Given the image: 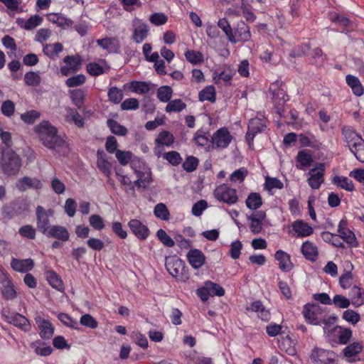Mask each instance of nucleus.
<instances>
[{"label": "nucleus", "instance_id": "obj_21", "mask_svg": "<svg viewBox=\"0 0 364 364\" xmlns=\"http://www.w3.org/2000/svg\"><path fill=\"white\" fill-rule=\"evenodd\" d=\"M342 134L344 141L350 150L351 148L354 149L360 143H362V141L363 140L360 135L350 127H343L342 129Z\"/></svg>", "mask_w": 364, "mask_h": 364}, {"label": "nucleus", "instance_id": "obj_64", "mask_svg": "<svg viewBox=\"0 0 364 364\" xmlns=\"http://www.w3.org/2000/svg\"><path fill=\"white\" fill-rule=\"evenodd\" d=\"M58 319L66 326L73 328L79 329V324L77 321L71 318L68 314L60 313L58 315Z\"/></svg>", "mask_w": 364, "mask_h": 364}, {"label": "nucleus", "instance_id": "obj_59", "mask_svg": "<svg viewBox=\"0 0 364 364\" xmlns=\"http://www.w3.org/2000/svg\"><path fill=\"white\" fill-rule=\"evenodd\" d=\"M46 279L53 288L61 290L63 289V282L60 278L53 271L46 272Z\"/></svg>", "mask_w": 364, "mask_h": 364}, {"label": "nucleus", "instance_id": "obj_43", "mask_svg": "<svg viewBox=\"0 0 364 364\" xmlns=\"http://www.w3.org/2000/svg\"><path fill=\"white\" fill-rule=\"evenodd\" d=\"M63 45L60 43L46 44L43 46V52L49 58L54 59L63 50Z\"/></svg>", "mask_w": 364, "mask_h": 364}, {"label": "nucleus", "instance_id": "obj_3", "mask_svg": "<svg viewBox=\"0 0 364 364\" xmlns=\"http://www.w3.org/2000/svg\"><path fill=\"white\" fill-rule=\"evenodd\" d=\"M132 168L137 177L134 182V185L139 188H147L152 181L150 168L141 159L134 158L132 163Z\"/></svg>", "mask_w": 364, "mask_h": 364}, {"label": "nucleus", "instance_id": "obj_30", "mask_svg": "<svg viewBox=\"0 0 364 364\" xmlns=\"http://www.w3.org/2000/svg\"><path fill=\"white\" fill-rule=\"evenodd\" d=\"M2 284L1 293L3 297L6 300H13L17 296L15 287L9 277L0 282Z\"/></svg>", "mask_w": 364, "mask_h": 364}, {"label": "nucleus", "instance_id": "obj_32", "mask_svg": "<svg viewBox=\"0 0 364 364\" xmlns=\"http://www.w3.org/2000/svg\"><path fill=\"white\" fill-rule=\"evenodd\" d=\"M42 22L43 18L38 15L32 16L28 19H24L22 18L16 19V23L18 26L27 31L36 28L37 26H40Z\"/></svg>", "mask_w": 364, "mask_h": 364}, {"label": "nucleus", "instance_id": "obj_53", "mask_svg": "<svg viewBox=\"0 0 364 364\" xmlns=\"http://www.w3.org/2000/svg\"><path fill=\"white\" fill-rule=\"evenodd\" d=\"M23 80L26 85L33 87H37L41 82V77L38 72H27L24 75Z\"/></svg>", "mask_w": 364, "mask_h": 364}, {"label": "nucleus", "instance_id": "obj_7", "mask_svg": "<svg viewBox=\"0 0 364 364\" xmlns=\"http://www.w3.org/2000/svg\"><path fill=\"white\" fill-rule=\"evenodd\" d=\"M233 139L227 127L218 129L211 136L212 149H224L227 148Z\"/></svg>", "mask_w": 364, "mask_h": 364}, {"label": "nucleus", "instance_id": "obj_52", "mask_svg": "<svg viewBox=\"0 0 364 364\" xmlns=\"http://www.w3.org/2000/svg\"><path fill=\"white\" fill-rule=\"evenodd\" d=\"M115 156L122 166H126L129 162L132 164L134 158H138L137 156H134L131 151L122 150H117Z\"/></svg>", "mask_w": 364, "mask_h": 364}, {"label": "nucleus", "instance_id": "obj_63", "mask_svg": "<svg viewBox=\"0 0 364 364\" xmlns=\"http://www.w3.org/2000/svg\"><path fill=\"white\" fill-rule=\"evenodd\" d=\"M154 215L156 218L163 220H168L169 219V211L166 205L160 203H158L154 210Z\"/></svg>", "mask_w": 364, "mask_h": 364}, {"label": "nucleus", "instance_id": "obj_57", "mask_svg": "<svg viewBox=\"0 0 364 364\" xmlns=\"http://www.w3.org/2000/svg\"><path fill=\"white\" fill-rule=\"evenodd\" d=\"M324 242L331 244L337 247H343V243L339 238L338 235L331 233L330 232H323L321 235Z\"/></svg>", "mask_w": 364, "mask_h": 364}, {"label": "nucleus", "instance_id": "obj_39", "mask_svg": "<svg viewBox=\"0 0 364 364\" xmlns=\"http://www.w3.org/2000/svg\"><path fill=\"white\" fill-rule=\"evenodd\" d=\"M347 85L351 88L353 93L356 96H361L364 94V88L360 80L356 76L347 75L346 77Z\"/></svg>", "mask_w": 364, "mask_h": 364}, {"label": "nucleus", "instance_id": "obj_45", "mask_svg": "<svg viewBox=\"0 0 364 364\" xmlns=\"http://www.w3.org/2000/svg\"><path fill=\"white\" fill-rule=\"evenodd\" d=\"M246 206L252 210H257L262 205V199L257 193H251L245 200Z\"/></svg>", "mask_w": 364, "mask_h": 364}, {"label": "nucleus", "instance_id": "obj_29", "mask_svg": "<svg viewBox=\"0 0 364 364\" xmlns=\"http://www.w3.org/2000/svg\"><path fill=\"white\" fill-rule=\"evenodd\" d=\"M275 259L279 262V267L283 272H289L293 268V263L291 261L290 255L283 251L277 250L275 253Z\"/></svg>", "mask_w": 364, "mask_h": 364}, {"label": "nucleus", "instance_id": "obj_62", "mask_svg": "<svg viewBox=\"0 0 364 364\" xmlns=\"http://www.w3.org/2000/svg\"><path fill=\"white\" fill-rule=\"evenodd\" d=\"M71 100L74 105L80 108L83 104L85 94L80 89L72 90L69 91Z\"/></svg>", "mask_w": 364, "mask_h": 364}, {"label": "nucleus", "instance_id": "obj_33", "mask_svg": "<svg viewBox=\"0 0 364 364\" xmlns=\"http://www.w3.org/2000/svg\"><path fill=\"white\" fill-rule=\"evenodd\" d=\"M250 37L251 33L249 26L242 21L238 23L233 32V38H235V43L239 41H248Z\"/></svg>", "mask_w": 364, "mask_h": 364}, {"label": "nucleus", "instance_id": "obj_4", "mask_svg": "<svg viewBox=\"0 0 364 364\" xmlns=\"http://www.w3.org/2000/svg\"><path fill=\"white\" fill-rule=\"evenodd\" d=\"M302 314L308 323L316 326L326 323L325 309L318 304H306Z\"/></svg>", "mask_w": 364, "mask_h": 364}, {"label": "nucleus", "instance_id": "obj_8", "mask_svg": "<svg viewBox=\"0 0 364 364\" xmlns=\"http://www.w3.org/2000/svg\"><path fill=\"white\" fill-rule=\"evenodd\" d=\"M197 295L203 301H206L210 296H223L224 289L219 284L211 281H207L204 285L196 290Z\"/></svg>", "mask_w": 364, "mask_h": 364}, {"label": "nucleus", "instance_id": "obj_22", "mask_svg": "<svg viewBox=\"0 0 364 364\" xmlns=\"http://www.w3.org/2000/svg\"><path fill=\"white\" fill-rule=\"evenodd\" d=\"M110 69L107 62L104 59L90 62L86 66L87 72L92 76H98L107 73Z\"/></svg>", "mask_w": 364, "mask_h": 364}, {"label": "nucleus", "instance_id": "obj_1", "mask_svg": "<svg viewBox=\"0 0 364 364\" xmlns=\"http://www.w3.org/2000/svg\"><path fill=\"white\" fill-rule=\"evenodd\" d=\"M34 131L48 149L58 152L68 149V144L65 137L58 135L57 129L48 121H42L34 127Z\"/></svg>", "mask_w": 364, "mask_h": 364}, {"label": "nucleus", "instance_id": "obj_54", "mask_svg": "<svg viewBox=\"0 0 364 364\" xmlns=\"http://www.w3.org/2000/svg\"><path fill=\"white\" fill-rule=\"evenodd\" d=\"M186 107V105L181 99L170 100L166 106L165 111L168 113L180 112Z\"/></svg>", "mask_w": 364, "mask_h": 364}, {"label": "nucleus", "instance_id": "obj_51", "mask_svg": "<svg viewBox=\"0 0 364 364\" xmlns=\"http://www.w3.org/2000/svg\"><path fill=\"white\" fill-rule=\"evenodd\" d=\"M150 61L154 63V68L156 72L160 75H164L166 74L165 63L163 60H159V55L157 52H154L150 55Z\"/></svg>", "mask_w": 364, "mask_h": 364}, {"label": "nucleus", "instance_id": "obj_55", "mask_svg": "<svg viewBox=\"0 0 364 364\" xmlns=\"http://www.w3.org/2000/svg\"><path fill=\"white\" fill-rule=\"evenodd\" d=\"M199 100L203 101H215V89L213 85L206 86L199 92Z\"/></svg>", "mask_w": 364, "mask_h": 364}, {"label": "nucleus", "instance_id": "obj_11", "mask_svg": "<svg viewBox=\"0 0 364 364\" xmlns=\"http://www.w3.org/2000/svg\"><path fill=\"white\" fill-rule=\"evenodd\" d=\"M325 171V165L322 163H318L316 166L309 171V185L313 189H318L323 182V175Z\"/></svg>", "mask_w": 364, "mask_h": 364}, {"label": "nucleus", "instance_id": "obj_47", "mask_svg": "<svg viewBox=\"0 0 364 364\" xmlns=\"http://www.w3.org/2000/svg\"><path fill=\"white\" fill-rule=\"evenodd\" d=\"M363 345L360 342H354L348 346H346L343 350L344 356L348 359V360H350V358L353 356L357 355L362 351Z\"/></svg>", "mask_w": 364, "mask_h": 364}, {"label": "nucleus", "instance_id": "obj_15", "mask_svg": "<svg viewBox=\"0 0 364 364\" xmlns=\"http://www.w3.org/2000/svg\"><path fill=\"white\" fill-rule=\"evenodd\" d=\"M266 219V213L259 210L247 215V220L250 223V230L253 234H259L263 229V222Z\"/></svg>", "mask_w": 364, "mask_h": 364}, {"label": "nucleus", "instance_id": "obj_10", "mask_svg": "<svg viewBox=\"0 0 364 364\" xmlns=\"http://www.w3.org/2000/svg\"><path fill=\"white\" fill-rule=\"evenodd\" d=\"M132 39L136 43H142L149 34L148 25L142 20L134 18L132 21Z\"/></svg>", "mask_w": 364, "mask_h": 364}, {"label": "nucleus", "instance_id": "obj_24", "mask_svg": "<svg viewBox=\"0 0 364 364\" xmlns=\"http://www.w3.org/2000/svg\"><path fill=\"white\" fill-rule=\"evenodd\" d=\"M43 187V183L41 180L36 178H30L25 176L16 183V188L21 191H25L28 188H33L36 190H40Z\"/></svg>", "mask_w": 364, "mask_h": 364}, {"label": "nucleus", "instance_id": "obj_58", "mask_svg": "<svg viewBox=\"0 0 364 364\" xmlns=\"http://www.w3.org/2000/svg\"><path fill=\"white\" fill-rule=\"evenodd\" d=\"M107 126L109 128L112 133L116 135L125 136L127 133V129L125 127L119 124L115 120L108 119Z\"/></svg>", "mask_w": 364, "mask_h": 364}, {"label": "nucleus", "instance_id": "obj_56", "mask_svg": "<svg viewBox=\"0 0 364 364\" xmlns=\"http://www.w3.org/2000/svg\"><path fill=\"white\" fill-rule=\"evenodd\" d=\"M247 173L245 168H240L230 174L229 180L233 184H240L245 181Z\"/></svg>", "mask_w": 364, "mask_h": 364}, {"label": "nucleus", "instance_id": "obj_14", "mask_svg": "<svg viewBox=\"0 0 364 364\" xmlns=\"http://www.w3.org/2000/svg\"><path fill=\"white\" fill-rule=\"evenodd\" d=\"M338 232L339 238L346 242L350 247H355L358 245V242L355 234L347 227V221L344 219L341 220L338 224Z\"/></svg>", "mask_w": 364, "mask_h": 364}, {"label": "nucleus", "instance_id": "obj_5", "mask_svg": "<svg viewBox=\"0 0 364 364\" xmlns=\"http://www.w3.org/2000/svg\"><path fill=\"white\" fill-rule=\"evenodd\" d=\"M213 195L218 201L230 205L237 203L239 200L237 190L225 183L218 186L214 190Z\"/></svg>", "mask_w": 364, "mask_h": 364}, {"label": "nucleus", "instance_id": "obj_28", "mask_svg": "<svg viewBox=\"0 0 364 364\" xmlns=\"http://www.w3.org/2000/svg\"><path fill=\"white\" fill-rule=\"evenodd\" d=\"M64 119L67 123L74 124L77 127H82L85 124V120L80 113L71 107L65 108Z\"/></svg>", "mask_w": 364, "mask_h": 364}, {"label": "nucleus", "instance_id": "obj_19", "mask_svg": "<svg viewBox=\"0 0 364 364\" xmlns=\"http://www.w3.org/2000/svg\"><path fill=\"white\" fill-rule=\"evenodd\" d=\"M97 166L100 171L107 178V182L114 186V181L111 178L112 164L107 160L103 151H98L97 153Z\"/></svg>", "mask_w": 364, "mask_h": 364}, {"label": "nucleus", "instance_id": "obj_44", "mask_svg": "<svg viewBox=\"0 0 364 364\" xmlns=\"http://www.w3.org/2000/svg\"><path fill=\"white\" fill-rule=\"evenodd\" d=\"M173 90L168 85H163L159 87L156 90V97L158 100L164 103H168L173 95Z\"/></svg>", "mask_w": 364, "mask_h": 364}, {"label": "nucleus", "instance_id": "obj_60", "mask_svg": "<svg viewBox=\"0 0 364 364\" xmlns=\"http://www.w3.org/2000/svg\"><path fill=\"white\" fill-rule=\"evenodd\" d=\"M234 75L235 73L233 70L230 69H226L218 74L215 73L213 79L215 83H219L221 81L229 83L232 80Z\"/></svg>", "mask_w": 364, "mask_h": 364}, {"label": "nucleus", "instance_id": "obj_26", "mask_svg": "<svg viewBox=\"0 0 364 364\" xmlns=\"http://www.w3.org/2000/svg\"><path fill=\"white\" fill-rule=\"evenodd\" d=\"M11 267L16 272L26 273L33 269L34 262L31 258L23 259L13 258L11 262Z\"/></svg>", "mask_w": 364, "mask_h": 364}, {"label": "nucleus", "instance_id": "obj_61", "mask_svg": "<svg viewBox=\"0 0 364 364\" xmlns=\"http://www.w3.org/2000/svg\"><path fill=\"white\" fill-rule=\"evenodd\" d=\"M218 26L224 31L228 40L235 43V38H233V31L225 18H221L218 22Z\"/></svg>", "mask_w": 364, "mask_h": 364}, {"label": "nucleus", "instance_id": "obj_25", "mask_svg": "<svg viewBox=\"0 0 364 364\" xmlns=\"http://www.w3.org/2000/svg\"><path fill=\"white\" fill-rule=\"evenodd\" d=\"M293 231L298 237H305L313 234L314 229L304 220H297L291 224Z\"/></svg>", "mask_w": 364, "mask_h": 364}, {"label": "nucleus", "instance_id": "obj_27", "mask_svg": "<svg viewBox=\"0 0 364 364\" xmlns=\"http://www.w3.org/2000/svg\"><path fill=\"white\" fill-rule=\"evenodd\" d=\"M97 45L109 53H117L120 48V43L117 38H105L97 40Z\"/></svg>", "mask_w": 364, "mask_h": 364}, {"label": "nucleus", "instance_id": "obj_46", "mask_svg": "<svg viewBox=\"0 0 364 364\" xmlns=\"http://www.w3.org/2000/svg\"><path fill=\"white\" fill-rule=\"evenodd\" d=\"M351 303L355 307L364 304V290L358 287H353L350 291Z\"/></svg>", "mask_w": 364, "mask_h": 364}, {"label": "nucleus", "instance_id": "obj_6", "mask_svg": "<svg viewBox=\"0 0 364 364\" xmlns=\"http://www.w3.org/2000/svg\"><path fill=\"white\" fill-rule=\"evenodd\" d=\"M166 268L168 273L178 281H185L186 269L185 262L176 257H169L166 259Z\"/></svg>", "mask_w": 364, "mask_h": 364}, {"label": "nucleus", "instance_id": "obj_37", "mask_svg": "<svg viewBox=\"0 0 364 364\" xmlns=\"http://www.w3.org/2000/svg\"><path fill=\"white\" fill-rule=\"evenodd\" d=\"M48 237L57 238L65 242L69 239V232L68 230L63 226L54 225L50 228V230L46 233Z\"/></svg>", "mask_w": 364, "mask_h": 364}, {"label": "nucleus", "instance_id": "obj_34", "mask_svg": "<svg viewBox=\"0 0 364 364\" xmlns=\"http://www.w3.org/2000/svg\"><path fill=\"white\" fill-rule=\"evenodd\" d=\"M301 251L304 257L308 260L314 262L318 258V247L309 240L301 245Z\"/></svg>", "mask_w": 364, "mask_h": 364}, {"label": "nucleus", "instance_id": "obj_35", "mask_svg": "<svg viewBox=\"0 0 364 364\" xmlns=\"http://www.w3.org/2000/svg\"><path fill=\"white\" fill-rule=\"evenodd\" d=\"M124 89H129L132 92L144 95L150 90V83L144 81H132L124 85Z\"/></svg>", "mask_w": 364, "mask_h": 364}, {"label": "nucleus", "instance_id": "obj_23", "mask_svg": "<svg viewBox=\"0 0 364 364\" xmlns=\"http://www.w3.org/2000/svg\"><path fill=\"white\" fill-rule=\"evenodd\" d=\"M174 141L172 134L167 131L160 132L155 139L156 147L154 149L155 154L159 157L161 154L163 146H170Z\"/></svg>", "mask_w": 364, "mask_h": 364}, {"label": "nucleus", "instance_id": "obj_42", "mask_svg": "<svg viewBox=\"0 0 364 364\" xmlns=\"http://www.w3.org/2000/svg\"><path fill=\"white\" fill-rule=\"evenodd\" d=\"M47 18L50 22L56 24L58 27L63 29L71 26L73 24L71 20L60 14H49L47 15Z\"/></svg>", "mask_w": 364, "mask_h": 364}, {"label": "nucleus", "instance_id": "obj_12", "mask_svg": "<svg viewBox=\"0 0 364 364\" xmlns=\"http://www.w3.org/2000/svg\"><path fill=\"white\" fill-rule=\"evenodd\" d=\"M265 127V122L262 119L254 118L250 120L248 124V130L245 136V139L250 146L252 145L255 135L257 133L262 132Z\"/></svg>", "mask_w": 364, "mask_h": 364}, {"label": "nucleus", "instance_id": "obj_50", "mask_svg": "<svg viewBox=\"0 0 364 364\" xmlns=\"http://www.w3.org/2000/svg\"><path fill=\"white\" fill-rule=\"evenodd\" d=\"M333 181L337 186L348 191H353L355 188L353 181L346 176H335Z\"/></svg>", "mask_w": 364, "mask_h": 364}, {"label": "nucleus", "instance_id": "obj_49", "mask_svg": "<svg viewBox=\"0 0 364 364\" xmlns=\"http://www.w3.org/2000/svg\"><path fill=\"white\" fill-rule=\"evenodd\" d=\"M184 55L186 60L193 65L200 64L204 60L203 55L198 50H187Z\"/></svg>", "mask_w": 364, "mask_h": 364}, {"label": "nucleus", "instance_id": "obj_31", "mask_svg": "<svg viewBox=\"0 0 364 364\" xmlns=\"http://www.w3.org/2000/svg\"><path fill=\"white\" fill-rule=\"evenodd\" d=\"M313 161L312 154L309 150L299 151L296 157V167L298 169L304 170L309 167Z\"/></svg>", "mask_w": 364, "mask_h": 364}, {"label": "nucleus", "instance_id": "obj_2", "mask_svg": "<svg viewBox=\"0 0 364 364\" xmlns=\"http://www.w3.org/2000/svg\"><path fill=\"white\" fill-rule=\"evenodd\" d=\"M0 166L7 175H16L21 166V160L13 150L6 149L2 151Z\"/></svg>", "mask_w": 364, "mask_h": 364}, {"label": "nucleus", "instance_id": "obj_41", "mask_svg": "<svg viewBox=\"0 0 364 364\" xmlns=\"http://www.w3.org/2000/svg\"><path fill=\"white\" fill-rule=\"evenodd\" d=\"M194 141L199 146L204 147L205 149L210 150L212 149L211 139H210V134L203 130H198L195 134Z\"/></svg>", "mask_w": 364, "mask_h": 364}, {"label": "nucleus", "instance_id": "obj_40", "mask_svg": "<svg viewBox=\"0 0 364 364\" xmlns=\"http://www.w3.org/2000/svg\"><path fill=\"white\" fill-rule=\"evenodd\" d=\"M115 174L120 183L124 186L125 191L127 193L134 195L135 189L131 179L127 175L124 174L123 170L122 168H115Z\"/></svg>", "mask_w": 364, "mask_h": 364}, {"label": "nucleus", "instance_id": "obj_38", "mask_svg": "<svg viewBox=\"0 0 364 364\" xmlns=\"http://www.w3.org/2000/svg\"><path fill=\"white\" fill-rule=\"evenodd\" d=\"M273 86L272 85L269 90L271 92H272V97L274 102L276 105H277V113L279 114V116H282L284 114V109L283 106L284 103L289 100L288 97L287 96V98L285 97V93L283 90H278L277 92H276L274 90H273Z\"/></svg>", "mask_w": 364, "mask_h": 364}, {"label": "nucleus", "instance_id": "obj_17", "mask_svg": "<svg viewBox=\"0 0 364 364\" xmlns=\"http://www.w3.org/2000/svg\"><path fill=\"white\" fill-rule=\"evenodd\" d=\"M127 225L132 233L139 240H144L150 234L148 227L139 220L132 219Z\"/></svg>", "mask_w": 364, "mask_h": 364}, {"label": "nucleus", "instance_id": "obj_18", "mask_svg": "<svg viewBox=\"0 0 364 364\" xmlns=\"http://www.w3.org/2000/svg\"><path fill=\"white\" fill-rule=\"evenodd\" d=\"M34 321L40 330V336L43 339H49L53 336L54 327L49 320L38 314L35 316Z\"/></svg>", "mask_w": 364, "mask_h": 364}, {"label": "nucleus", "instance_id": "obj_48", "mask_svg": "<svg viewBox=\"0 0 364 364\" xmlns=\"http://www.w3.org/2000/svg\"><path fill=\"white\" fill-rule=\"evenodd\" d=\"M31 346L34 350V352L41 356H48L53 352V349L50 346L40 341L33 342Z\"/></svg>", "mask_w": 364, "mask_h": 364}, {"label": "nucleus", "instance_id": "obj_36", "mask_svg": "<svg viewBox=\"0 0 364 364\" xmlns=\"http://www.w3.org/2000/svg\"><path fill=\"white\" fill-rule=\"evenodd\" d=\"M9 322L21 328L25 332L31 330V323L28 319L20 314H14L9 318Z\"/></svg>", "mask_w": 364, "mask_h": 364}, {"label": "nucleus", "instance_id": "obj_20", "mask_svg": "<svg viewBox=\"0 0 364 364\" xmlns=\"http://www.w3.org/2000/svg\"><path fill=\"white\" fill-rule=\"evenodd\" d=\"M190 265L195 269H198L205 263L206 257L204 253L198 249H191L186 255Z\"/></svg>", "mask_w": 364, "mask_h": 364}, {"label": "nucleus", "instance_id": "obj_13", "mask_svg": "<svg viewBox=\"0 0 364 364\" xmlns=\"http://www.w3.org/2000/svg\"><path fill=\"white\" fill-rule=\"evenodd\" d=\"M53 213L52 209L46 210L42 206H38L36 208L37 226L44 235L50 230L49 218L52 217Z\"/></svg>", "mask_w": 364, "mask_h": 364}, {"label": "nucleus", "instance_id": "obj_16", "mask_svg": "<svg viewBox=\"0 0 364 364\" xmlns=\"http://www.w3.org/2000/svg\"><path fill=\"white\" fill-rule=\"evenodd\" d=\"M335 354L333 351L315 348L311 354V360L314 363L332 364L334 362Z\"/></svg>", "mask_w": 364, "mask_h": 364}, {"label": "nucleus", "instance_id": "obj_9", "mask_svg": "<svg viewBox=\"0 0 364 364\" xmlns=\"http://www.w3.org/2000/svg\"><path fill=\"white\" fill-rule=\"evenodd\" d=\"M82 59L78 55H68L63 58L64 65L60 67L62 75L68 76L78 71L81 67Z\"/></svg>", "mask_w": 364, "mask_h": 364}]
</instances>
